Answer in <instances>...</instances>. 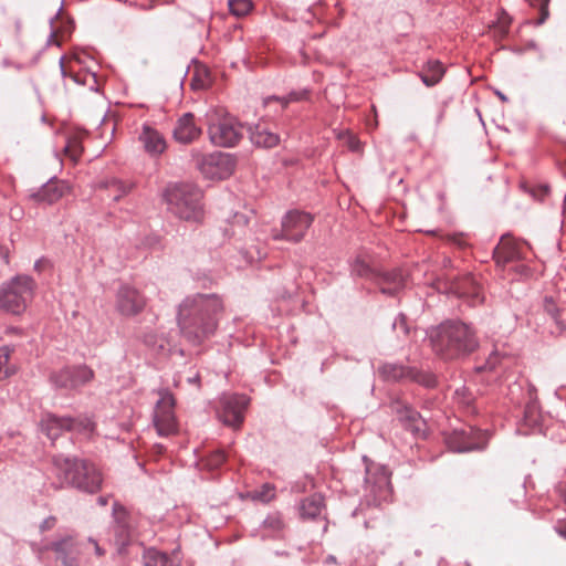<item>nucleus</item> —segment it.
<instances>
[{
  "instance_id": "nucleus-4",
  "label": "nucleus",
  "mask_w": 566,
  "mask_h": 566,
  "mask_svg": "<svg viewBox=\"0 0 566 566\" xmlns=\"http://www.w3.org/2000/svg\"><path fill=\"white\" fill-rule=\"evenodd\" d=\"M168 209L186 221H200L203 217L202 192L191 184H176L167 187L164 193Z\"/></svg>"
},
{
  "instance_id": "nucleus-20",
  "label": "nucleus",
  "mask_w": 566,
  "mask_h": 566,
  "mask_svg": "<svg viewBox=\"0 0 566 566\" xmlns=\"http://www.w3.org/2000/svg\"><path fill=\"white\" fill-rule=\"evenodd\" d=\"M394 408L399 420L405 423L408 430L417 437L424 436L426 422L418 411L399 401L394 405Z\"/></svg>"
},
{
  "instance_id": "nucleus-36",
  "label": "nucleus",
  "mask_w": 566,
  "mask_h": 566,
  "mask_svg": "<svg viewBox=\"0 0 566 566\" xmlns=\"http://www.w3.org/2000/svg\"><path fill=\"white\" fill-rule=\"evenodd\" d=\"M107 188L113 191V200L117 201L119 200L124 195L129 192L132 189V185H126L117 179H112L109 182H107Z\"/></svg>"
},
{
  "instance_id": "nucleus-15",
  "label": "nucleus",
  "mask_w": 566,
  "mask_h": 566,
  "mask_svg": "<svg viewBox=\"0 0 566 566\" xmlns=\"http://www.w3.org/2000/svg\"><path fill=\"white\" fill-rule=\"evenodd\" d=\"M78 427L91 429L90 420L73 419L70 417H57L55 415H46L41 420V429L46 437L55 441L64 431L75 430Z\"/></svg>"
},
{
  "instance_id": "nucleus-17",
  "label": "nucleus",
  "mask_w": 566,
  "mask_h": 566,
  "mask_svg": "<svg viewBox=\"0 0 566 566\" xmlns=\"http://www.w3.org/2000/svg\"><path fill=\"white\" fill-rule=\"evenodd\" d=\"M56 560L63 566H80L81 545L73 537H65L52 543Z\"/></svg>"
},
{
  "instance_id": "nucleus-59",
  "label": "nucleus",
  "mask_w": 566,
  "mask_h": 566,
  "mask_svg": "<svg viewBox=\"0 0 566 566\" xmlns=\"http://www.w3.org/2000/svg\"><path fill=\"white\" fill-rule=\"evenodd\" d=\"M495 354V350L493 349L491 353H490V358Z\"/></svg>"
},
{
  "instance_id": "nucleus-24",
  "label": "nucleus",
  "mask_w": 566,
  "mask_h": 566,
  "mask_svg": "<svg viewBox=\"0 0 566 566\" xmlns=\"http://www.w3.org/2000/svg\"><path fill=\"white\" fill-rule=\"evenodd\" d=\"M524 244L511 235H502L497 243V264L503 262H513L523 256Z\"/></svg>"
},
{
  "instance_id": "nucleus-3",
  "label": "nucleus",
  "mask_w": 566,
  "mask_h": 566,
  "mask_svg": "<svg viewBox=\"0 0 566 566\" xmlns=\"http://www.w3.org/2000/svg\"><path fill=\"white\" fill-rule=\"evenodd\" d=\"M52 464L59 488L73 486L87 493H94L101 489L102 474L93 463L76 458L54 455Z\"/></svg>"
},
{
  "instance_id": "nucleus-23",
  "label": "nucleus",
  "mask_w": 566,
  "mask_h": 566,
  "mask_svg": "<svg viewBox=\"0 0 566 566\" xmlns=\"http://www.w3.org/2000/svg\"><path fill=\"white\" fill-rule=\"evenodd\" d=\"M376 283L382 294L395 296L405 286V276L400 270L384 272L376 276Z\"/></svg>"
},
{
  "instance_id": "nucleus-50",
  "label": "nucleus",
  "mask_w": 566,
  "mask_h": 566,
  "mask_svg": "<svg viewBox=\"0 0 566 566\" xmlns=\"http://www.w3.org/2000/svg\"><path fill=\"white\" fill-rule=\"evenodd\" d=\"M90 543H92L94 545L96 555L102 556L104 554V551L99 547V545L95 541L90 539Z\"/></svg>"
},
{
  "instance_id": "nucleus-48",
  "label": "nucleus",
  "mask_w": 566,
  "mask_h": 566,
  "mask_svg": "<svg viewBox=\"0 0 566 566\" xmlns=\"http://www.w3.org/2000/svg\"><path fill=\"white\" fill-rule=\"evenodd\" d=\"M548 193V187L547 186H541L537 189H534L532 191L533 197L536 199H543Z\"/></svg>"
},
{
  "instance_id": "nucleus-45",
  "label": "nucleus",
  "mask_w": 566,
  "mask_h": 566,
  "mask_svg": "<svg viewBox=\"0 0 566 566\" xmlns=\"http://www.w3.org/2000/svg\"><path fill=\"white\" fill-rule=\"evenodd\" d=\"M64 150L65 153H67L70 155V157L73 159V160H76V158L80 156L81 154V149L80 147L76 145V144H67L65 147H64Z\"/></svg>"
},
{
  "instance_id": "nucleus-32",
  "label": "nucleus",
  "mask_w": 566,
  "mask_h": 566,
  "mask_svg": "<svg viewBox=\"0 0 566 566\" xmlns=\"http://www.w3.org/2000/svg\"><path fill=\"white\" fill-rule=\"evenodd\" d=\"M308 93L310 92L307 90L293 91L289 95L283 96V97L270 96V97L265 98L264 103H265V105H269L270 102L276 101L282 104V108H285L287 106V104L291 102H300V101L306 99L308 97Z\"/></svg>"
},
{
  "instance_id": "nucleus-26",
  "label": "nucleus",
  "mask_w": 566,
  "mask_h": 566,
  "mask_svg": "<svg viewBox=\"0 0 566 566\" xmlns=\"http://www.w3.org/2000/svg\"><path fill=\"white\" fill-rule=\"evenodd\" d=\"M411 368L397 363H385L378 367V374L385 381L409 379Z\"/></svg>"
},
{
  "instance_id": "nucleus-46",
  "label": "nucleus",
  "mask_w": 566,
  "mask_h": 566,
  "mask_svg": "<svg viewBox=\"0 0 566 566\" xmlns=\"http://www.w3.org/2000/svg\"><path fill=\"white\" fill-rule=\"evenodd\" d=\"M56 518L54 516L46 517L40 525L41 531H49L54 527Z\"/></svg>"
},
{
  "instance_id": "nucleus-41",
  "label": "nucleus",
  "mask_w": 566,
  "mask_h": 566,
  "mask_svg": "<svg viewBox=\"0 0 566 566\" xmlns=\"http://www.w3.org/2000/svg\"><path fill=\"white\" fill-rule=\"evenodd\" d=\"M339 138H344L346 144H347V147L352 150V151H359L360 150V143L359 140L353 136L352 134L349 133H344L342 135H339Z\"/></svg>"
},
{
  "instance_id": "nucleus-56",
  "label": "nucleus",
  "mask_w": 566,
  "mask_h": 566,
  "mask_svg": "<svg viewBox=\"0 0 566 566\" xmlns=\"http://www.w3.org/2000/svg\"><path fill=\"white\" fill-rule=\"evenodd\" d=\"M491 256L492 259H495V247L491 250Z\"/></svg>"
},
{
  "instance_id": "nucleus-60",
  "label": "nucleus",
  "mask_w": 566,
  "mask_h": 566,
  "mask_svg": "<svg viewBox=\"0 0 566 566\" xmlns=\"http://www.w3.org/2000/svg\"><path fill=\"white\" fill-rule=\"evenodd\" d=\"M61 11H62V8H59L56 11V14H60Z\"/></svg>"
},
{
  "instance_id": "nucleus-38",
  "label": "nucleus",
  "mask_w": 566,
  "mask_h": 566,
  "mask_svg": "<svg viewBox=\"0 0 566 566\" xmlns=\"http://www.w3.org/2000/svg\"><path fill=\"white\" fill-rule=\"evenodd\" d=\"M511 22L512 18L504 10H497V35L506 34Z\"/></svg>"
},
{
  "instance_id": "nucleus-39",
  "label": "nucleus",
  "mask_w": 566,
  "mask_h": 566,
  "mask_svg": "<svg viewBox=\"0 0 566 566\" xmlns=\"http://www.w3.org/2000/svg\"><path fill=\"white\" fill-rule=\"evenodd\" d=\"M226 461V454L221 450H216L207 458L206 465L209 469H217Z\"/></svg>"
},
{
  "instance_id": "nucleus-13",
  "label": "nucleus",
  "mask_w": 566,
  "mask_h": 566,
  "mask_svg": "<svg viewBox=\"0 0 566 566\" xmlns=\"http://www.w3.org/2000/svg\"><path fill=\"white\" fill-rule=\"evenodd\" d=\"M146 306V297L134 286L123 284L118 287L115 298L116 311L126 317L136 316Z\"/></svg>"
},
{
  "instance_id": "nucleus-43",
  "label": "nucleus",
  "mask_w": 566,
  "mask_h": 566,
  "mask_svg": "<svg viewBox=\"0 0 566 566\" xmlns=\"http://www.w3.org/2000/svg\"><path fill=\"white\" fill-rule=\"evenodd\" d=\"M533 7H537L541 11V22H543L548 15V3L549 0H530Z\"/></svg>"
},
{
  "instance_id": "nucleus-21",
  "label": "nucleus",
  "mask_w": 566,
  "mask_h": 566,
  "mask_svg": "<svg viewBox=\"0 0 566 566\" xmlns=\"http://www.w3.org/2000/svg\"><path fill=\"white\" fill-rule=\"evenodd\" d=\"M139 140L142 142L145 151L150 156L161 155L167 147V143L163 134L147 124L143 125L142 133L139 134Z\"/></svg>"
},
{
  "instance_id": "nucleus-51",
  "label": "nucleus",
  "mask_w": 566,
  "mask_h": 566,
  "mask_svg": "<svg viewBox=\"0 0 566 566\" xmlns=\"http://www.w3.org/2000/svg\"><path fill=\"white\" fill-rule=\"evenodd\" d=\"M486 368H489L490 370H492L494 368V365L491 360H488L486 365L478 367L476 370L482 371Z\"/></svg>"
},
{
  "instance_id": "nucleus-34",
  "label": "nucleus",
  "mask_w": 566,
  "mask_h": 566,
  "mask_svg": "<svg viewBox=\"0 0 566 566\" xmlns=\"http://www.w3.org/2000/svg\"><path fill=\"white\" fill-rule=\"evenodd\" d=\"M275 496V488L273 484L265 483L260 489L251 493V497L262 503H269Z\"/></svg>"
},
{
  "instance_id": "nucleus-19",
  "label": "nucleus",
  "mask_w": 566,
  "mask_h": 566,
  "mask_svg": "<svg viewBox=\"0 0 566 566\" xmlns=\"http://www.w3.org/2000/svg\"><path fill=\"white\" fill-rule=\"evenodd\" d=\"M67 190V186L56 178L50 179L40 189L30 193V198L43 205H52L60 200Z\"/></svg>"
},
{
  "instance_id": "nucleus-58",
  "label": "nucleus",
  "mask_w": 566,
  "mask_h": 566,
  "mask_svg": "<svg viewBox=\"0 0 566 566\" xmlns=\"http://www.w3.org/2000/svg\"><path fill=\"white\" fill-rule=\"evenodd\" d=\"M563 497H564V501H565V503H566V485H565V489H564V491H563Z\"/></svg>"
},
{
  "instance_id": "nucleus-9",
  "label": "nucleus",
  "mask_w": 566,
  "mask_h": 566,
  "mask_svg": "<svg viewBox=\"0 0 566 566\" xmlns=\"http://www.w3.org/2000/svg\"><path fill=\"white\" fill-rule=\"evenodd\" d=\"M95 377L94 370L85 364L65 366L50 374V382L56 389L78 390Z\"/></svg>"
},
{
  "instance_id": "nucleus-61",
  "label": "nucleus",
  "mask_w": 566,
  "mask_h": 566,
  "mask_svg": "<svg viewBox=\"0 0 566 566\" xmlns=\"http://www.w3.org/2000/svg\"><path fill=\"white\" fill-rule=\"evenodd\" d=\"M61 11H62V8H59L56 11V14H60Z\"/></svg>"
},
{
  "instance_id": "nucleus-33",
  "label": "nucleus",
  "mask_w": 566,
  "mask_h": 566,
  "mask_svg": "<svg viewBox=\"0 0 566 566\" xmlns=\"http://www.w3.org/2000/svg\"><path fill=\"white\" fill-rule=\"evenodd\" d=\"M409 380L418 382L426 388H433L437 385V378L433 374L415 368H411Z\"/></svg>"
},
{
  "instance_id": "nucleus-11",
  "label": "nucleus",
  "mask_w": 566,
  "mask_h": 566,
  "mask_svg": "<svg viewBox=\"0 0 566 566\" xmlns=\"http://www.w3.org/2000/svg\"><path fill=\"white\" fill-rule=\"evenodd\" d=\"M491 434L471 426L454 429L446 437V443L451 451L468 452L481 450L486 447Z\"/></svg>"
},
{
  "instance_id": "nucleus-31",
  "label": "nucleus",
  "mask_w": 566,
  "mask_h": 566,
  "mask_svg": "<svg viewBox=\"0 0 566 566\" xmlns=\"http://www.w3.org/2000/svg\"><path fill=\"white\" fill-rule=\"evenodd\" d=\"M263 528L269 531L272 536H280L284 528L285 523L280 513L269 514L263 521Z\"/></svg>"
},
{
  "instance_id": "nucleus-18",
  "label": "nucleus",
  "mask_w": 566,
  "mask_h": 566,
  "mask_svg": "<svg viewBox=\"0 0 566 566\" xmlns=\"http://www.w3.org/2000/svg\"><path fill=\"white\" fill-rule=\"evenodd\" d=\"M202 133L200 126L196 124L192 113H185L180 116L174 127L172 136L180 144H190L196 140Z\"/></svg>"
},
{
  "instance_id": "nucleus-2",
  "label": "nucleus",
  "mask_w": 566,
  "mask_h": 566,
  "mask_svg": "<svg viewBox=\"0 0 566 566\" xmlns=\"http://www.w3.org/2000/svg\"><path fill=\"white\" fill-rule=\"evenodd\" d=\"M432 349L443 359L468 356L478 347L473 329L460 321H447L429 333Z\"/></svg>"
},
{
  "instance_id": "nucleus-30",
  "label": "nucleus",
  "mask_w": 566,
  "mask_h": 566,
  "mask_svg": "<svg viewBox=\"0 0 566 566\" xmlns=\"http://www.w3.org/2000/svg\"><path fill=\"white\" fill-rule=\"evenodd\" d=\"M13 348L6 345L0 347V380L7 379L17 373L13 365L9 364Z\"/></svg>"
},
{
  "instance_id": "nucleus-62",
  "label": "nucleus",
  "mask_w": 566,
  "mask_h": 566,
  "mask_svg": "<svg viewBox=\"0 0 566 566\" xmlns=\"http://www.w3.org/2000/svg\"><path fill=\"white\" fill-rule=\"evenodd\" d=\"M61 11H62V8H59L56 11V14H60Z\"/></svg>"
},
{
  "instance_id": "nucleus-55",
  "label": "nucleus",
  "mask_w": 566,
  "mask_h": 566,
  "mask_svg": "<svg viewBox=\"0 0 566 566\" xmlns=\"http://www.w3.org/2000/svg\"><path fill=\"white\" fill-rule=\"evenodd\" d=\"M199 380V376H195L193 378H189V382H197Z\"/></svg>"
},
{
  "instance_id": "nucleus-63",
  "label": "nucleus",
  "mask_w": 566,
  "mask_h": 566,
  "mask_svg": "<svg viewBox=\"0 0 566 566\" xmlns=\"http://www.w3.org/2000/svg\"><path fill=\"white\" fill-rule=\"evenodd\" d=\"M467 566H471L470 564H467Z\"/></svg>"
},
{
  "instance_id": "nucleus-6",
  "label": "nucleus",
  "mask_w": 566,
  "mask_h": 566,
  "mask_svg": "<svg viewBox=\"0 0 566 566\" xmlns=\"http://www.w3.org/2000/svg\"><path fill=\"white\" fill-rule=\"evenodd\" d=\"M208 135L218 147H233L242 138L243 127L234 117L213 112L209 115Z\"/></svg>"
},
{
  "instance_id": "nucleus-5",
  "label": "nucleus",
  "mask_w": 566,
  "mask_h": 566,
  "mask_svg": "<svg viewBox=\"0 0 566 566\" xmlns=\"http://www.w3.org/2000/svg\"><path fill=\"white\" fill-rule=\"evenodd\" d=\"M35 282L28 275H17L0 285V310L22 314L31 302Z\"/></svg>"
},
{
  "instance_id": "nucleus-8",
  "label": "nucleus",
  "mask_w": 566,
  "mask_h": 566,
  "mask_svg": "<svg viewBox=\"0 0 566 566\" xmlns=\"http://www.w3.org/2000/svg\"><path fill=\"white\" fill-rule=\"evenodd\" d=\"M365 496L369 504L381 505L391 500L390 475L384 467L366 469Z\"/></svg>"
},
{
  "instance_id": "nucleus-7",
  "label": "nucleus",
  "mask_w": 566,
  "mask_h": 566,
  "mask_svg": "<svg viewBox=\"0 0 566 566\" xmlns=\"http://www.w3.org/2000/svg\"><path fill=\"white\" fill-rule=\"evenodd\" d=\"M197 168L209 179H226L231 176L235 168L234 158L227 153L213 151L202 155L192 153Z\"/></svg>"
},
{
  "instance_id": "nucleus-16",
  "label": "nucleus",
  "mask_w": 566,
  "mask_h": 566,
  "mask_svg": "<svg viewBox=\"0 0 566 566\" xmlns=\"http://www.w3.org/2000/svg\"><path fill=\"white\" fill-rule=\"evenodd\" d=\"M450 292L460 298H467L471 306L481 304L484 300L480 286L470 274L452 281Z\"/></svg>"
},
{
  "instance_id": "nucleus-49",
  "label": "nucleus",
  "mask_w": 566,
  "mask_h": 566,
  "mask_svg": "<svg viewBox=\"0 0 566 566\" xmlns=\"http://www.w3.org/2000/svg\"><path fill=\"white\" fill-rule=\"evenodd\" d=\"M233 219H234V222L238 223V224H243L244 226L248 222L247 217L243 216V214H240V213H235Z\"/></svg>"
},
{
  "instance_id": "nucleus-57",
  "label": "nucleus",
  "mask_w": 566,
  "mask_h": 566,
  "mask_svg": "<svg viewBox=\"0 0 566 566\" xmlns=\"http://www.w3.org/2000/svg\"><path fill=\"white\" fill-rule=\"evenodd\" d=\"M496 95H497V97H500L501 99H503V101L505 99V96H504V95H502L499 91L496 92Z\"/></svg>"
},
{
  "instance_id": "nucleus-35",
  "label": "nucleus",
  "mask_w": 566,
  "mask_h": 566,
  "mask_svg": "<svg viewBox=\"0 0 566 566\" xmlns=\"http://www.w3.org/2000/svg\"><path fill=\"white\" fill-rule=\"evenodd\" d=\"M228 6L230 12L238 18L247 15L252 9L251 0H229Z\"/></svg>"
},
{
  "instance_id": "nucleus-10",
  "label": "nucleus",
  "mask_w": 566,
  "mask_h": 566,
  "mask_svg": "<svg viewBox=\"0 0 566 566\" xmlns=\"http://www.w3.org/2000/svg\"><path fill=\"white\" fill-rule=\"evenodd\" d=\"M314 217L305 211L290 210L281 221V231L274 232L272 238L274 240H286L293 243L301 242L308 228L312 226Z\"/></svg>"
},
{
  "instance_id": "nucleus-1",
  "label": "nucleus",
  "mask_w": 566,
  "mask_h": 566,
  "mask_svg": "<svg viewBox=\"0 0 566 566\" xmlns=\"http://www.w3.org/2000/svg\"><path fill=\"white\" fill-rule=\"evenodd\" d=\"M223 302L217 294L197 293L187 296L178 306L177 322L181 335L200 345L217 331Z\"/></svg>"
},
{
  "instance_id": "nucleus-37",
  "label": "nucleus",
  "mask_w": 566,
  "mask_h": 566,
  "mask_svg": "<svg viewBox=\"0 0 566 566\" xmlns=\"http://www.w3.org/2000/svg\"><path fill=\"white\" fill-rule=\"evenodd\" d=\"M454 399L458 403L469 408L472 402V395L467 387L461 386L454 390Z\"/></svg>"
},
{
  "instance_id": "nucleus-42",
  "label": "nucleus",
  "mask_w": 566,
  "mask_h": 566,
  "mask_svg": "<svg viewBox=\"0 0 566 566\" xmlns=\"http://www.w3.org/2000/svg\"><path fill=\"white\" fill-rule=\"evenodd\" d=\"M394 329H400L403 335H408L409 333V326L407 324V318L403 314H399L394 323H392Z\"/></svg>"
},
{
  "instance_id": "nucleus-47",
  "label": "nucleus",
  "mask_w": 566,
  "mask_h": 566,
  "mask_svg": "<svg viewBox=\"0 0 566 566\" xmlns=\"http://www.w3.org/2000/svg\"><path fill=\"white\" fill-rule=\"evenodd\" d=\"M554 530L559 536L566 539V520L557 521L556 525L554 526Z\"/></svg>"
},
{
  "instance_id": "nucleus-28",
  "label": "nucleus",
  "mask_w": 566,
  "mask_h": 566,
  "mask_svg": "<svg viewBox=\"0 0 566 566\" xmlns=\"http://www.w3.org/2000/svg\"><path fill=\"white\" fill-rule=\"evenodd\" d=\"M444 74V69L438 60L428 61L426 66L419 73L422 83L430 87L438 84Z\"/></svg>"
},
{
  "instance_id": "nucleus-29",
  "label": "nucleus",
  "mask_w": 566,
  "mask_h": 566,
  "mask_svg": "<svg viewBox=\"0 0 566 566\" xmlns=\"http://www.w3.org/2000/svg\"><path fill=\"white\" fill-rule=\"evenodd\" d=\"M144 566H176L169 556L155 548L145 551L143 555Z\"/></svg>"
},
{
  "instance_id": "nucleus-12",
  "label": "nucleus",
  "mask_w": 566,
  "mask_h": 566,
  "mask_svg": "<svg viewBox=\"0 0 566 566\" xmlns=\"http://www.w3.org/2000/svg\"><path fill=\"white\" fill-rule=\"evenodd\" d=\"M157 400L153 415V422L160 437H168L177 432V420L175 416V398L167 389L158 390Z\"/></svg>"
},
{
  "instance_id": "nucleus-52",
  "label": "nucleus",
  "mask_w": 566,
  "mask_h": 566,
  "mask_svg": "<svg viewBox=\"0 0 566 566\" xmlns=\"http://www.w3.org/2000/svg\"><path fill=\"white\" fill-rule=\"evenodd\" d=\"M97 503L101 505V506H105L108 504V496H99L97 499Z\"/></svg>"
},
{
  "instance_id": "nucleus-27",
  "label": "nucleus",
  "mask_w": 566,
  "mask_h": 566,
  "mask_svg": "<svg viewBox=\"0 0 566 566\" xmlns=\"http://www.w3.org/2000/svg\"><path fill=\"white\" fill-rule=\"evenodd\" d=\"M324 506L323 496L321 494H313L301 502L300 514L303 518L314 520L321 516Z\"/></svg>"
},
{
  "instance_id": "nucleus-25",
  "label": "nucleus",
  "mask_w": 566,
  "mask_h": 566,
  "mask_svg": "<svg viewBox=\"0 0 566 566\" xmlns=\"http://www.w3.org/2000/svg\"><path fill=\"white\" fill-rule=\"evenodd\" d=\"M250 140L256 147L273 148L279 145L280 136L264 125L258 124L250 128Z\"/></svg>"
},
{
  "instance_id": "nucleus-22",
  "label": "nucleus",
  "mask_w": 566,
  "mask_h": 566,
  "mask_svg": "<svg viewBox=\"0 0 566 566\" xmlns=\"http://www.w3.org/2000/svg\"><path fill=\"white\" fill-rule=\"evenodd\" d=\"M113 517H114V532L117 537V543L125 545L132 534V526L129 523V515L126 509L118 502L113 504Z\"/></svg>"
},
{
  "instance_id": "nucleus-53",
  "label": "nucleus",
  "mask_w": 566,
  "mask_h": 566,
  "mask_svg": "<svg viewBox=\"0 0 566 566\" xmlns=\"http://www.w3.org/2000/svg\"><path fill=\"white\" fill-rule=\"evenodd\" d=\"M325 563H326V564H335V563H336V558H335V556H333V555H328V556L326 557V559H325Z\"/></svg>"
},
{
  "instance_id": "nucleus-54",
  "label": "nucleus",
  "mask_w": 566,
  "mask_h": 566,
  "mask_svg": "<svg viewBox=\"0 0 566 566\" xmlns=\"http://www.w3.org/2000/svg\"><path fill=\"white\" fill-rule=\"evenodd\" d=\"M41 262H42V261H41V260H39V261H36V262L34 263V269H35V270L40 271V269H41Z\"/></svg>"
},
{
  "instance_id": "nucleus-14",
  "label": "nucleus",
  "mask_w": 566,
  "mask_h": 566,
  "mask_svg": "<svg viewBox=\"0 0 566 566\" xmlns=\"http://www.w3.org/2000/svg\"><path fill=\"white\" fill-rule=\"evenodd\" d=\"M249 403L245 395H228L222 398V408L219 412L220 420L232 428H239L244 419V410Z\"/></svg>"
},
{
  "instance_id": "nucleus-44",
  "label": "nucleus",
  "mask_w": 566,
  "mask_h": 566,
  "mask_svg": "<svg viewBox=\"0 0 566 566\" xmlns=\"http://www.w3.org/2000/svg\"><path fill=\"white\" fill-rule=\"evenodd\" d=\"M525 420L532 426L537 422V411L535 406H527L525 409Z\"/></svg>"
},
{
  "instance_id": "nucleus-40",
  "label": "nucleus",
  "mask_w": 566,
  "mask_h": 566,
  "mask_svg": "<svg viewBox=\"0 0 566 566\" xmlns=\"http://www.w3.org/2000/svg\"><path fill=\"white\" fill-rule=\"evenodd\" d=\"M352 272L357 276H368L371 271L365 261L361 259H356L352 264Z\"/></svg>"
}]
</instances>
